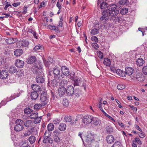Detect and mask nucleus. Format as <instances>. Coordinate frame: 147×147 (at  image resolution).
I'll return each mask as SVG.
<instances>
[{"label": "nucleus", "instance_id": "f3484780", "mask_svg": "<svg viewBox=\"0 0 147 147\" xmlns=\"http://www.w3.org/2000/svg\"><path fill=\"white\" fill-rule=\"evenodd\" d=\"M134 79L136 80H137L142 82L144 81L143 78H142V76L141 74L137 73L136 75L134 76Z\"/></svg>", "mask_w": 147, "mask_h": 147}, {"label": "nucleus", "instance_id": "b1692460", "mask_svg": "<svg viewBox=\"0 0 147 147\" xmlns=\"http://www.w3.org/2000/svg\"><path fill=\"white\" fill-rule=\"evenodd\" d=\"M92 121L93 124L96 125H98L100 122V121L97 118L93 117Z\"/></svg>", "mask_w": 147, "mask_h": 147}, {"label": "nucleus", "instance_id": "49530a36", "mask_svg": "<svg viewBox=\"0 0 147 147\" xmlns=\"http://www.w3.org/2000/svg\"><path fill=\"white\" fill-rule=\"evenodd\" d=\"M59 130L61 131H63L64 130V124L63 123H61L59 125Z\"/></svg>", "mask_w": 147, "mask_h": 147}, {"label": "nucleus", "instance_id": "5fc2aeb1", "mask_svg": "<svg viewBox=\"0 0 147 147\" xmlns=\"http://www.w3.org/2000/svg\"><path fill=\"white\" fill-rule=\"evenodd\" d=\"M127 1V0H120L119 3L121 5H124L125 4Z\"/></svg>", "mask_w": 147, "mask_h": 147}, {"label": "nucleus", "instance_id": "4d7b16f0", "mask_svg": "<svg viewBox=\"0 0 147 147\" xmlns=\"http://www.w3.org/2000/svg\"><path fill=\"white\" fill-rule=\"evenodd\" d=\"M135 142H137L138 144L140 145H141L142 144V142L140 140V139H139V138L136 137L135 138Z\"/></svg>", "mask_w": 147, "mask_h": 147}, {"label": "nucleus", "instance_id": "3c124183", "mask_svg": "<svg viewBox=\"0 0 147 147\" xmlns=\"http://www.w3.org/2000/svg\"><path fill=\"white\" fill-rule=\"evenodd\" d=\"M91 40L93 42H98V40L96 36H93L91 38Z\"/></svg>", "mask_w": 147, "mask_h": 147}, {"label": "nucleus", "instance_id": "37998d69", "mask_svg": "<svg viewBox=\"0 0 147 147\" xmlns=\"http://www.w3.org/2000/svg\"><path fill=\"white\" fill-rule=\"evenodd\" d=\"M38 113H32L30 116V118L31 119H34L38 116Z\"/></svg>", "mask_w": 147, "mask_h": 147}, {"label": "nucleus", "instance_id": "603ef678", "mask_svg": "<svg viewBox=\"0 0 147 147\" xmlns=\"http://www.w3.org/2000/svg\"><path fill=\"white\" fill-rule=\"evenodd\" d=\"M50 131L47 130L46 131L45 133H44V136H47L48 137H50L51 136V132Z\"/></svg>", "mask_w": 147, "mask_h": 147}, {"label": "nucleus", "instance_id": "7ed1b4c3", "mask_svg": "<svg viewBox=\"0 0 147 147\" xmlns=\"http://www.w3.org/2000/svg\"><path fill=\"white\" fill-rule=\"evenodd\" d=\"M117 6L114 4L112 3L108 6V9L110 11L111 15L113 17H115L119 13V11L117 9Z\"/></svg>", "mask_w": 147, "mask_h": 147}, {"label": "nucleus", "instance_id": "2f4dec72", "mask_svg": "<svg viewBox=\"0 0 147 147\" xmlns=\"http://www.w3.org/2000/svg\"><path fill=\"white\" fill-rule=\"evenodd\" d=\"M36 140V138L33 136H30L28 139V140L31 144H32L34 143Z\"/></svg>", "mask_w": 147, "mask_h": 147}, {"label": "nucleus", "instance_id": "69168bd1", "mask_svg": "<svg viewBox=\"0 0 147 147\" xmlns=\"http://www.w3.org/2000/svg\"><path fill=\"white\" fill-rule=\"evenodd\" d=\"M139 136L140 138H144L145 137V135L144 132H142V133L139 134Z\"/></svg>", "mask_w": 147, "mask_h": 147}, {"label": "nucleus", "instance_id": "e433bc0d", "mask_svg": "<svg viewBox=\"0 0 147 147\" xmlns=\"http://www.w3.org/2000/svg\"><path fill=\"white\" fill-rule=\"evenodd\" d=\"M43 62L45 65L46 67H48L52 62L50 61L46 60L45 59H43Z\"/></svg>", "mask_w": 147, "mask_h": 147}, {"label": "nucleus", "instance_id": "f257e3e1", "mask_svg": "<svg viewBox=\"0 0 147 147\" xmlns=\"http://www.w3.org/2000/svg\"><path fill=\"white\" fill-rule=\"evenodd\" d=\"M32 71L34 74H37L36 78V82L40 83L44 82L45 80L42 65L39 62L36 63L33 67Z\"/></svg>", "mask_w": 147, "mask_h": 147}, {"label": "nucleus", "instance_id": "f704fd0d", "mask_svg": "<svg viewBox=\"0 0 147 147\" xmlns=\"http://www.w3.org/2000/svg\"><path fill=\"white\" fill-rule=\"evenodd\" d=\"M128 10V8H123L120 11V13L122 15H125L127 13Z\"/></svg>", "mask_w": 147, "mask_h": 147}, {"label": "nucleus", "instance_id": "72a5a7b5", "mask_svg": "<svg viewBox=\"0 0 147 147\" xmlns=\"http://www.w3.org/2000/svg\"><path fill=\"white\" fill-rule=\"evenodd\" d=\"M43 106L42 104H36L34 106V109L36 110H38L41 108L42 106Z\"/></svg>", "mask_w": 147, "mask_h": 147}, {"label": "nucleus", "instance_id": "f8f14e48", "mask_svg": "<svg viewBox=\"0 0 147 147\" xmlns=\"http://www.w3.org/2000/svg\"><path fill=\"white\" fill-rule=\"evenodd\" d=\"M40 100L42 102V104L43 105H45L47 102V98L45 93L42 94L40 97Z\"/></svg>", "mask_w": 147, "mask_h": 147}, {"label": "nucleus", "instance_id": "79ce46f5", "mask_svg": "<svg viewBox=\"0 0 147 147\" xmlns=\"http://www.w3.org/2000/svg\"><path fill=\"white\" fill-rule=\"evenodd\" d=\"M63 18L61 17L60 18V20L59 22V24L58 25L57 27H62L63 26Z\"/></svg>", "mask_w": 147, "mask_h": 147}, {"label": "nucleus", "instance_id": "423d86ee", "mask_svg": "<svg viewBox=\"0 0 147 147\" xmlns=\"http://www.w3.org/2000/svg\"><path fill=\"white\" fill-rule=\"evenodd\" d=\"M61 86L58 89V94L60 97L63 96L64 95V80H62L60 83Z\"/></svg>", "mask_w": 147, "mask_h": 147}, {"label": "nucleus", "instance_id": "4c0bfd02", "mask_svg": "<svg viewBox=\"0 0 147 147\" xmlns=\"http://www.w3.org/2000/svg\"><path fill=\"white\" fill-rule=\"evenodd\" d=\"M121 144L120 142H116L111 147H121Z\"/></svg>", "mask_w": 147, "mask_h": 147}, {"label": "nucleus", "instance_id": "aec40b11", "mask_svg": "<svg viewBox=\"0 0 147 147\" xmlns=\"http://www.w3.org/2000/svg\"><path fill=\"white\" fill-rule=\"evenodd\" d=\"M29 43L28 41L26 40H20L19 42L20 45L22 47H27L28 46Z\"/></svg>", "mask_w": 147, "mask_h": 147}, {"label": "nucleus", "instance_id": "412c9836", "mask_svg": "<svg viewBox=\"0 0 147 147\" xmlns=\"http://www.w3.org/2000/svg\"><path fill=\"white\" fill-rule=\"evenodd\" d=\"M24 125L25 127L29 128L31 127L33 125V123L32 120H28L24 122Z\"/></svg>", "mask_w": 147, "mask_h": 147}, {"label": "nucleus", "instance_id": "6e6d98bb", "mask_svg": "<svg viewBox=\"0 0 147 147\" xmlns=\"http://www.w3.org/2000/svg\"><path fill=\"white\" fill-rule=\"evenodd\" d=\"M49 137H48L47 136H44V139L43 140V143H45L48 142V139Z\"/></svg>", "mask_w": 147, "mask_h": 147}, {"label": "nucleus", "instance_id": "a211bd4d", "mask_svg": "<svg viewBox=\"0 0 147 147\" xmlns=\"http://www.w3.org/2000/svg\"><path fill=\"white\" fill-rule=\"evenodd\" d=\"M134 69L131 67H126L125 69V74L130 76L133 73Z\"/></svg>", "mask_w": 147, "mask_h": 147}, {"label": "nucleus", "instance_id": "ddd939ff", "mask_svg": "<svg viewBox=\"0 0 147 147\" xmlns=\"http://www.w3.org/2000/svg\"><path fill=\"white\" fill-rule=\"evenodd\" d=\"M31 87L33 90V91L41 93V91H42V88L40 86L36 84H32L31 86Z\"/></svg>", "mask_w": 147, "mask_h": 147}, {"label": "nucleus", "instance_id": "c756f323", "mask_svg": "<svg viewBox=\"0 0 147 147\" xmlns=\"http://www.w3.org/2000/svg\"><path fill=\"white\" fill-rule=\"evenodd\" d=\"M17 71L16 68L14 66H11L9 68V71L10 73H14Z\"/></svg>", "mask_w": 147, "mask_h": 147}, {"label": "nucleus", "instance_id": "39448f33", "mask_svg": "<svg viewBox=\"0 0 147 147\" xmlns=\"http://www.w3.org/2000/svg\"><path fill=\"white\" fill-rule=\"evenodd\" d=\"M24 121L20 119H17L15 121L16 125L14 127V129L16 131H19L22 130L24 129V127L22 124Z\"/></svg>", "mask_w": 147, "mask_h": 147}, {"label": "nucleus", "instance_id": "0e129e2a", "mask_svg": "<svg viewBox=\"0 0 147 147\" xmlns=\"http://www.w3.org/2000/svg\"><path fill=\"white\" fill-rule=\"evenodd\" d=\"M20 4V2H18L17 3H14L12 4V5L13 6L16 7L18 6Z\"/></svg>", "mask_w": 147, "mask_h": 147}, {"label": "nucleus", "instance_id": "473e14b6", "mask_svg": "<svg viewBox=\"0 0 147 147\" xmlns=\"http://www.w3.org/2000/svg\"><path fill=\"white\" fill-rule=\"evenodd\" d=\"M54 128L53 124L52 123L49 124L47 126V130L50 131L53 130Z\"/></svg>", "mask_w": 147, "mask_h": 147}, {"label": "nucleus", "instance_id": "864d4df0", "mask_svg": "<svg viewBox=\"0 0 147 147\" xmlns=\"http://www.w3.org/2000/svg\"><path fill=\"white\" fill-rule=\"evenodd\" d=\"M57 83V81L56 80H51V85L53 86H55Z\"/></svg>", "mask_w": 147, "mask_h": 147}, {"label": "nucleus", "instance_id": "c9c22d12", "mask_svg": "<svg viewBox=\"0 0 147 147\" xmlns=\"http://www.w3.org/2000/svg\"><path fill=\"white\" fill-rule=\"evenodd\" d=\"M90 33L94 35L96 34L99 33V29L97 28L92 29L91 30Z\"/></svg>", "mask_w": 147, "mask_h": 147}, {"label": "nucleus", "instance_id": "a19ab883", "mask_svg": "<svg viewBox=\"0 0 147 147\" xmlns=\"http://www.w3.org/2000/svg\"><path fill=\"white\" fill-rule=\"evenodd\" d=\"M125 85L124 84H119L117 86V88L119 90H122L125 88Z\"/></svg>", "mask_w": 147, "mask_h": 147}, {"label": "nucleus", "instance_id": "de8ad7c7", "mask_svg": "<svg viewBox=\"0 0 147 147\" xmlns=\"http://www.w3.org/2000/svg\"><path fill=\"white\" fill-rule=\"evenodd\" d=\"M29 31L34 36V37L35 38H36V39L37 38V37L36 36V34H37V33L35 31H34L33 30H32L31 29H30Z\"/></svg>", "mask_w": 147, "mask_h": 147}, {"label": "nucleus", "instance_id": "c03bdc74", "mask_svg": "<svg viewBox=\"0 0 147 147\" xmlns=\"http://www.w3.org/2000/svg\"><path fill=\"white\" fill-rule=\"evenodd\" d=\"M41 117H38L37 116L34 120V123L35 124L38 123L40 122Z\"/></svg>", "mask_w": 147, "mask_h": 147}, {"label": "nucleus", "instance_id": "9d476101", "mask_svg": "<svg viewBox=\"0 0 147 147\" xmlns=\"http://www.w3.org/2000/svg\"><path fill=\"white\" fill-rule=\"evenodd\" d=\"M94 135L90 131L88 132L87 134L86 137V141L88 143L91 142L94 139Z\"/></svg>", "mask_w": 147, "mask_h": 147}, {"label": "nucleus", "instance_id": "774afa93", "mask_svg": "<svg viewBox=\"0 0 147 147\" xmlns=\"http://www.w3.org/2000/svg\"><path fill=\"white\" fill-rule=\"evenodd\" d=\"M102 103L101 102H99V104L97 105L98 107L100 109H102Z\"/></svg>", "mask_w": 147, "mask_h": 147}, {"label": "nucleus", "instance_id": "6ab92c4d", "mask_svg": "<svg viewBox=\"0 0 147 147\" xmlns=\"http://www.w3.org/2000/svg\"><path fill=\"white\" fill-rule=\"evenodd\" d=\"M106 140L108 143L111 144L114 142L115 139L113 136L112 135H109L107 137Z\"/></svg>", "mask_w": 147, "mask_h": 147}, {"label": "nucleus", "instance_id": "dca6fc26", "mask_svg": "<svg viewBox=\"0 0 147 147\" xmlns=\"http://www.w3.org/2000/svg\"><path fill=\"white\" fill-rule=\"evenodd\" d=\"M41 93L32 91L31 92L30 97L33 100H36L38 97V94Z\"/></svg>", "mask_w": 147, "mask_h": 147}, {"label": "nucleus", "instance_id": "09e8293b", "mask_svg": "<svg viewBox=\"0 0 147 147\" xmlns=\"http://www.w3.org/2000/svg\"><path fill=\"white\" fill-rule=\"evenodd\" d=\"M65 120L66 122H71L72 120L71 117V116L66 117H65Z\"/></svg>", "mask_w": 147, "mask_h": 147}, {"label": "nucleus", "instance_id": "e2e57ef3", "mask_svg": "<svg viewBox=\"0 0 147 147\" xmlns=\"http://www.w3.org/2000/svg\"><path fill=\"white\" fill-rule=\"evenodd\" d=\"M122 71L120 69H118L117 70L116 73L120 76L121 74V73Z\"/></svg>", "mask_w": 147, "mask_h": 147}, {"label": "nucleus", "instance_id": "58836bf2", "mask_svg": "<svg viewBox=\"0 0 147 147\" xmlns=\"http://www.w3.org/2000/svg\"><path fill=\"white\" fill-rule=\"evenodd\" d=\"M32 110L29 108H26L24 110V113L26 114H29L32 112Z\"/></svg>", "mask_w": 147, "mask_h": 147}, {"label": "nucleus", "instance_id": "680f3d73", "mask_svg": "<svg viewBox=\"0 0 147 147\" xmlns=\"http://www.w3.org/2000/svg\"><path fill=\"white\" fill-rule=\"evenodd\" d=\"M9 6H10L11 7V5L10 4H9L8 2H7L6 3V5L4 7V9L6 10L7 8Z\"/></svg>", "mask_w": 147, "mask_h": 147}, {"label": "nucleus", "instance_id": "7c9ffc66", "mask_svg": "<svg viewBox=\"0 0 147 147\" xmlns=\"http://www.w3.org/2000/svg\"><path fill=\"white\" fill-rule=\"evenodd\" d=\"M103 63L106 65L109 66L111 64L110 60L108 58H105L104 59Z\"/></svg>", "mask_w": 147, "mask_h": 147}, {"label": "nucleus", "instance_id": "8fccbe9b", "mask_svg": "<svg viewBox=\"0 0 147 147\" xmlns=\"http://www.w3.org/2000/svg\"><path fill=\"white\" fill-rule=\"evenodd\" d=\"M27 144L24 141L22 142L20 144V146L21 147H28Z\"/></svg>", "mask_w": 147, "mask_h": 147}, {"label": "nucleus", "instance_id": "cd10ccee", "mask_svg": "<svg viewBox=\"0 0 147 147\" xmlns=\"http://www.w3.org/2000/svg\"><path fill=\"white\" fill-rule=\"evenodd\" d=\"M5 41L8 44H11L15 42V39L12 38H9L6 39Z\"/></svg>", "mask_w": 147, "mask_h": 147}, {"label": "nucleus", "instance_id": "9b49d317", "mask_svg": "<svg viewBox=\"0 0 147 147\" xmlns=\"http://www.w3.org/2000/svg\"><path fill=\"white\" fill-rule=\"evenodd\" d=\"M66 90V94L68 96H71L74 93V88L71 85L67 86Z\"/></svg>", "mask_w": 147, "mask_h": 147}, {"label": "nucleus", "instance_id": "f03ea898", "mask_svg": "<svg viewBox=\"0 0 147 147\" xmlns=\"http://www.w3.org/2000/svg\"><path fill=\"white\" fill-rule=\"evenodd\" d=\"M110 11L107 10H104L102 13V16L100 17V20L103 22V23H105L108 20H111L112 17Z\"/></svg>", "mask_w": 147, "mask_h": 147}, {"label": "nucleus", "instance_id": "338daca9", "mask_svg": "<svg viewBox=\"0 0 147 147\" xmlns=\"http://www.w3.org/2000/svg\"><path fill=\"white\" fill-rule=\"evenodd\" d=\"M130 107L131 108V109L133 110L134 111H135L136 112L137 110V108L136 107H135L132 106H130Z\"/></svg>", "mask_w": 147, "mask_h": 147}, {"label": "nucleus", "instance_id": "4be33fe9", "mask_svg": "<svg viewBox=\"0 0 147 147\" xmlns=\"http://www.w3.org/2000/svg\"><path fill=\"white\" fill-rule=\"evenodd\" d=\"M23 53L22 49H18L16 50L14 52V54L16 56L18 57L21 55Z\"/></svg>", "mask_w": 147, "mask_h": 147}, {"label": "nucleus", "instance_id": "bb28decb", "mask_svg": "<svg viewBox=\"0 0 147 147\" xmlns=\"http://www.w3.org/2000/svg\"><path fill=\"white\" fill-rule=\"evenodd\" d=\"M105 130L109 134H111L113 131V129L110 125H108L105 128Z\"/></svg>", "mask_w": 147, "mask_h": 147}, {"label": "nucleus", "instance_id": "c85d7f7f", "mask_svg": "<svg viewBox=\"0 0 147 147\" xmlns=\"http://www.w3.org/2000/svg\"><path fill=\"white\" fill-rule=\"evenodd\" d=\"M48 27L51 30H54L57 32H59L58 30V27H56L55 26H52L51 25H49L48 26Z\"/></svg>", "mask_w": 147, "mask_h": 147}, {"label": "nucleus", "instance_id": "20e7f679", "mask_svg": "<svg viewBox=\"0 0 147 147\" xmlns=\"http://www.w3.org/2000/svg\"><path fill=\"white\" fill-rule=\"evenodd\" d=\"M53 72L55 75L54 77L60 80H63L64 77V74L63 71L60 72V69L57 67H55L53 70Z\"/></svg>", "mask_w": 147, "mask_h": 147}, {"label": "nucleus", "instance_id": "6e6552de", "mask_svg": "<svg viewBox=\"0 0 147 147\" xmlns=\"http://www.w3.org/2000/svg\"><path fill=\"white\" fill-rule=\"evenodd\" d=\"M98 5H100L99 7L101 9H104L107 7V3L103 0H98L97 1Z\"/></svg>", "mask_w": 147, "mask_h": 147}, {"label": "nucleus", "instance_id": "a878e982", "mask_svg": "<svg viewBox=\"0 0 147 147\" xmlns=\"http://www.w3.org/2000/svg\"><path fill=\"white\" fill-rule=\"evenodd\" d=\"M82 80L80 78H76V79L74 80V86H79Z\"/></svg>", "mask_w": 147, "mask_h": 147}, {"label": "nucleus", "instance_id": "5701e85b", "mask_svg": "<svg viewBox=\"0 0 147 147\" xmlns=\"http://www.w3.org/2000/svg\"><path fill=\"white\" fill-rule=\"evenodd\" d=\"M36 59V58L35 56H31L28 58L27 61V62L28 64H32L35 61Z\"/></svg>", "mask_w": 147, "mask_h": 147}, {"label": "nucleus", "instance_id": "2eb2a0df", "mask_svg": "<svg viewBox=\"0 0 147 147\" xmlns=\"http://www.w3.org/2000/svg\"><path fill=\"white\" fill-rule=\"evenodd\" d=\"M15 65L18 67L21 68L24 66V62L23 61L19 59H17L16 61Z\"/></svg>", "mask_w": 147, "mask_h": 147}, {"label": "nucleus", "instance_id": "1a4fd4ad", "mask_svg": "<svg viewBox=\"0 0 147 147\" xmlns=\"http://www.w3.org/2000/svg\"><path fill=\"white\" fill-rule=\"evenodd\" d=\"M75 74L74 72L70 73L68 68L65 66V76L71 80H73Z\"/></svg>", "mask_w": 147, "mask_h": 147}, {"label": "nucleus", "instance_id": "4468645a", "mask_svg": "<svg viewBox=\"0 0 147 147\" xmlns=\"http://www.w3.org/2000/svg\"><path fill=\"white\" fill-rule=\"evenodd\" d=\"M9 75L7 71L4 70L0 72V78H1L4 79L6 78Z\"/></svg>", "mask_w": 147, "mask_h": 147}, {"label": "nucleus", "instance_id": "0eeeda50", "mask_svg": "<svg viewBox=\"0 0 147 147\" xmlns=\"http://www.w3.org/2000/svg\"><path fill=\"white\" fill-rule=\"evenodd\" d=\"M93 117L90 115L84 116L82 118L83 123L85 124H88L92 122Z\"/></svg>", "mask_w": 147, "mask_h": 147}, {"label": "nucleus", "instance_id": "052dcab7", "mask_svg": "<svg viewBox=\"0 0 147 147\" xmlns=\"http://www.w3.org/2000/svg\"><path fill=\"white\" fill-rule=\"evenodd\" d=\"M31 134V133H30L29 131L28 130L25 132L24 134V136H28L30 135Z\"/></svg>", "mask_w": 147, "mask_h": 147}, {"label": "nucleus", "instance_id": "a18cd8bd", "mask_svg": "<svg viewBox=\"0 0 147 147\" xmlns=\"http://www.w3.org/2000/svg\"><path fill=\"white\" fill-rule=\"evenodd\" d=\"M70 124L74 125L75 126V125H77L78 126H79V123L78 122V119H76L75 121H74L73 122L71 120V122H70Z\"/></svg>", "mask_w": 147, "mask_h": 147}, {"label": "nucleus", "instance_id": "13d9d810", "mask_svg": "<svg viewBox=\"0 0 147 147\" xmlns=\"http://www.w3.org/2000/svg\"><path fill=\"white\" fill-rule=\"evenodd\" d=\"M59 134V132L57 130H55L53 132V134L54 136V137H57Z\"/></svg>", "mask_w": 147, "mask_h": 147}, {"label": "nucleus", "instance_id": "bf43d9fd", "mask_svg": "<svg viewBox=\"0 0 147 147\" xmlns=\"http://www.w3.org/2000/svg\"><path fill=\"white\" fill-rule=\"evenodd\" d=\"M54 141L55 142H58L60 141V139L58 137H54Z\"/></svg>", "mask_w": 147, "mask_h": 147}, {"label": "nucleus", "instance_id": "ea45409f", "mask_svg": "<svg viewBox=\"0 0 147 147\" xmlns=\"http://www.w3.org/2000/svg\"><path fill=\"white\" fill-rule=\"evenodd\" d=\"M39 49L41 50L43 49V48L40 45H36L34 48V51H37Z\"/></svg>", "mask_w": 147, "mask_h": 147}, {"label": "nucleus", "instance_id": "393cba45", "mask_svg": "<svg viewBox=\"0 0 147 147\" xmlns=\"http://www.w3.org/2000/svg\"><path fill=\"white\" fill-rule=\"evenodd\" d=\"M144 61L143 59L141 58H139L137 59L136 61V63L138 66H142Z\"/></svg>", "mask_w": 147, "mask_h": 147}]
</instances>
